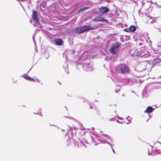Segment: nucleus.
<instances>
[{"label":"nucleus","instance_id":"f257e3e1","mask_svg":"<svg viewBox=\"0 0 161 161\" xmlns=\"http://www.w3.org/2000/svg\"><path fill=\"white\" fill-rule=\"evenodd\" d=\"M117 72L120 73H126L128 72V69L125 64H121L115 68Z\"/></svg>","mask_w":161,"mask_h":161},{"label":"nucleus","instance_id":"f03ea898","mask_svg":"<svg viewBox=\"0 0 161 161\" xmlns=\"http://www.w3.org/2000/svg\"><path fill=\"white\" fill-rule=\"evenodd\" d=\"M93 29L89 25H87L84 26L80 28H78L75 30V33H82L86 31L92 30Z\"/></svg>","mask_w":161,"mask_h":161},{"label":"nucleus","instance_id":"7ed1b4c3","mask_svg":"<svg viewBox=\"0 0 161 161\" xmlns=\"http://www.w3.org/2000/svg\"><path fill=\"white\" fill-rule=\"evenodd\" d=\"M120 46V44L119 43L113 45L109 49V52L113 54H115L118 51L119 47Z\"/></svg>","mask_w":161,"mask_h":161},{"label":"nucleus","instance_id":"20e7f679","mask_svg":"<svg viewBox=\"0 0 161 161\" xmlns=\"http://www.w3.org/2000/svg\"><path fill=\"white\" fill-rule=\"evenodd\" d=\"M37 12L35 10L32 11V18L34 21L38 22L39 18H38Z\"/></svg>","mask_w":161,"mask_h":161},{"label":"nucleus","instance_id":"39448f33","mask_svg":"<svg viewBox=\"0 0 161 161\" xmlns=\"http://www.w3.org/2000/svg\"><path fill=\"white\" fill-rule=\"evenodd\" d=\"M94 21L97 22L107 21V20L103 18L100 17H97L94 19Z\"/></svg>","mask_w":161,"mask_h":161},{"label":"nucleus","instance_id":"423d86ee","mask_svg":"<svg viewBox=\"0 0 161 161\" xmlns=\"http://www.w3.org/2000/svg\"><path fill=\"white\" fill-rule=\"evenodd\" d=\"M56 44L58 46H61L63 42V40L60 38H57L55 40Z\"/></svg>","mask_w":161,"mask_h":161},{"label":"nucleus","instance_id":"0eeeda50","mask_svg":"<svg viewBox=\"0 0 161 161\" xmlns=\"http://www.w3.org/2000/svg\"><path fill=\"white\" fill-rule=\"evenodd\" d=\"M108 9L105 7H102L100 9V11L101 13H104L108 12Z\"/></svg>","mask_w":161,"mask_h":161},{"label":"nucleus","instance_id":"6e6552de","mask_svg":"<svg viewBox=\"0 0 161 161\" xmlns=\"http://www.w3.org/2000/svg\"><path fill=\"white\" fill-rule=\"evenodd\" d=\"M153 108L149 106L144 111V112H146L147 113H151L153 111Z\"/></svg>","mask_w":161,"mask_h":161},{"label":"nucleus","instance_id":"1a4fd4ad","mask_svg":"<svg viewBox=\"0 0 161 161\" xmlns=\"http://www.w3.org/2000/svg\"><path fill=\"white\" fill-rule=\"evenodd\" d=\"M130 31L131 32H134L136 29V27L135 26L132 25L130 27Z\"/></svg>","mask_w":161,"mask_h":161},{"label":"nucleus","instance_id":"9d476101","mask_svg":"<svg viewBox=\"0 0 161 161\" xmlns=\"http://www.w3.org/2000/svg\"><path fill=\"white\" fill-rule=\"evenodd\" d=\"M161 61V60L159 58H156V59L153 60V62L155 63L156 64H159Z\"/></svg>","mask_w":161,"mask_h":161},{"label":"nucleus","instance_id":"9b49d317","mask_svg":"<svg viewBox=\"0 0 161 161\" xmlns=\"http://www.w3.org/2000/svg\"><path fill=\"white\" fill-rule=\"evenodd\" d=\"M88 8V7H85L82 8H80V9L79 11L82 12V11H83L86 10V9H87Z\"/></svg>","mask_w":161,"mask_h":161},{"label":"nucleus","instance_id":"f8f14e48","mask_svg":"<svg viewBox=\"0 0 161 161\" xmlns=\"http://www.w3.org/2000/svg\"><path fill=\"white\" fill-rule=\"evenodd\" d=\"M22 76L24 78H25V79H26V80H27V79H28V77H29V76L25 74H24Z\"/></svg>","mask_w":161,"mask_h":161},{"label":"nucleus","instance_id":"ddd939ff","mask_svg":"<svg viewBox=\"0 0 161 161\" xmlns=\"http://www.w3.org/2000/svg\"><path fill=\"white\" fill-rule=\"evenodd\" d=\"M27 80L31 81H34L35 80L34 79L30 77V76H29Z\"/></svg>","mask_w":161,"mask_h":161},{"label":"nucleus","instance_id":"4468645a","mask_svg":"<svg viewBox=\"0 0 161 161\" xmlns=\"http://www.w3.org/2000/svg\"><path fill=\"white\" fill-rule=\"evenodd\" d=\"M124 31L127 32H130V28H126L124 29Z\"/></svg>","mask_w":161,"mask_h":161},{"label":"nucleus","instance_id":"2eb2a0df","mask_svg":"<svg viewBox=\"0 0 161 161\" xmlns=\"http://www.w3.org/2000/svg\"><path fill=\"white\" fill-rule=\"evenodd\" d=\"M17 0L18 1H23V0Z\"/></svg>","mask_w":161,"mask_h":161},{"label":"nucleus","instance_id":"dca6fc26","mask_svg":"<svg viewBox=\"0 0 161 161\" xmlns=\"http://www.w3.org/2000/svg\"><path fill=\"white\" fill-rule=\"evenodd\" d=\"M36 80L38 81V82H39V80L38 79H37Z\"/></svg>","mask_w":161,"mask_h":161},{"label":"nucleus","instance_id":"f3484780","mask_svg":"<svg viewBox=\"0 0 161 161\" xmlns=\"http://www.w3.org/2000/svg\"><path fill=\"white\" fill-rule=\"evenodd\" d=\"M113 152H114V149H113Z\"/></svg>","mask_w":161,"mask_h":161}]
</instances>
